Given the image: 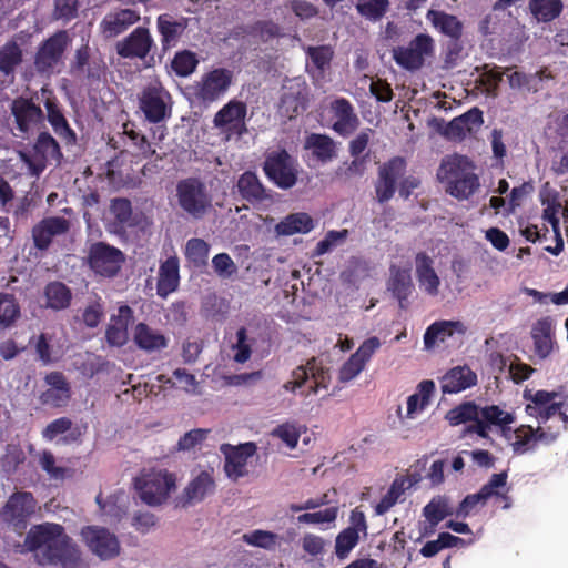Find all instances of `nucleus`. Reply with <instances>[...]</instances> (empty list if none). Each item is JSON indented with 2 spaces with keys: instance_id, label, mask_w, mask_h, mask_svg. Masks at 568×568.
Wrapping results in <instances>:
<instances>
[{
  "instance_id": "obj_1",
  "label": "nucleus",
  "mask_w": 568,
  "mask_h": 568,
  "mask_svg": "<svg viewBox=\"0 0 568 568\" xmlns=\"http://www.w3.org/2000/svg\"><path fill=\"white\" fill-rule=\"evenodd\" d=\"M30 551L42 549L48 561H73L80 558L78 546L65 535L58 524H43L32 527L24 539Z\"/></svg>"
},
{
  "instance_id": "obj_2",
  "label": "nucleus",
  "mask_w": 568,
  "mask_h": 568,
  "mask_svg": "<svg viewBox=\"0 0 568 568\" xmlns=\"http://www.w3.org/2000/svg\"><path fill=\"white\" fill-rule=\"evenodd\" d=\"M437 176L446 184V192L459 201L468 200L480 186L473 161L460 154L445 156Z\"/></svg>"
},
{
  "instance_id": "obj_3",
  "label": "nucleus",
  "mask_w": 568,
  "mask_h": 568,
  "mask_svg": "<svg viewBox=\"0 0 568 568\" xmlns=\"http://www.w3.org/2000/svg\"><path fill=\"white\" fill-rule=\"evenodd\" d=\"M134 488L142 503L150 507L164 505L176 491V476L166 469L143 470L134 479Z\"/></svg>"
},
{
  "instance_id": "obj_4",
  "label": "nucleus",
  "mask_w": 568,
  "mask_h": 568,
  "mask_svg": "<svg viewBox=\"0 0 568 568\" xmlns=\"http://www.w3.org/2000/svg\"><path fill=\"white\" fill-rule=\"evenodd\" d=\"M175 197L180 209L194 219L203 217L212 205V196L205 184L194 178L178 182Z\"/></svg>"
},
{
  "instance_id": "obj_5",
  "label": "nucleus",
  "mask_w": 568,
  "mask_h": 568,
  "mask_svg": "<svg viewBox=\"0 0 568 568\" xmlns=\"http://www.w3.org/2000/svg\"><path fill=\"white\" fill-rule=\"evenodd\" d=\"M79 536L89 552L102 561L113 560L121 554L119 537L106 527L87 525L80 529Z\"/></svg>"
},
{
  "instance_id": "obj_6",
  "label": "nucleus",
  "mask_w": 568,
  "mask_h": 568,
  "mask_svg": "<svg viewBox=\"0 0 568 568\" xmlns=\"http://www.w3.org/2000/svg\"><path fill=\"white\" fill-rule=\"evenodd\" d=\"M311 381V386L307 392H302L301 395L308 397L317 395L322 389L327 390L331 382L328 369L323 365L322 361L317 358L310 359L305 366H298L292 372L291 379L287 381L283 387L288 392H295L301 388L307 381Z\"/></svg>"
},
{
  "instance_id": "obj_7",
  "label": "nucleus",
  "mask_w": 568,
  "mask_h": 568,
  "mask_svg": "<svg viewBox=\"0 0 568 568\" xmlns=\"http://www.w3.org/2000/svg\"><path fill=\"white\" fill-rule=\"evenodd\" d=\"M139 109L149 122H162L171 115V95L159 81L153 80L139 94Z\"/></svg>"
},
{
  "instance_id": "obj_8",
  "label": "nucleus",
  "mask_w": 568,
  "mask_h": 568,
  "mask_svg": "<svg viewBox=\"0 0 568 568\" xmlns=\"http://www.w3.org/2000/svg\"><path fill=\"white\" fill-rule=\"evenodd\" d=\"M560 426L557 427L556 432H551L550 428L547 430L541 426L534 429L531 426L521 425L516 429L504 428L503 436L513 447L514 453L525 454L530 449H534L537 443L549 444L554 442L559 433Z\"/></svg>"
},
{
  "instance_id": "obj_9",
  "label": "nucleus",
  "mask_w": 568,
  "mask_h": 568,
  "mask_svg": "<svg viewBox=\"0 0 568 568\" xmlns=\"http://www.w3.org/2000/svg\"><path fill=\"white\" fill-rule=\"evenodd\" d=\"M220 452L224 456L225 475L236 481L248 475V462L256 455L257 446L253 442L239 445L222 444Z\"/></svg>"
},
{
  "instance_id": "obj_10",
  "label": "nucleus",
  "mask_w": 568,
  "mask_h": 568,
  "mask_svg": "<svg viewBox=\"0 0 568 568\" xmlns=\"http://www.w3.org/2000/svg\"><path fill=\"white\" fill-rule=\"evenodd\" d=\"M30 174L38 176L48 164L59 163L61 152L57 141L47 133H41L30 153H21Z\"/></svg>"
},
{
  "instance_id": "obj_11",
  "label": "nucleus",
  "mask_w": 568,
  "mask_h": 568,
  "mask_svg": "<svg viewBox=\"0 0 568 568\" xmlns=\"http://www.w3.org/2000/svg\"><path fill=\"white\" fill-rule=\"evenodd\" d=\"M264 171L267 178L281 189H291L297 181V163L286 152L271 153L265 163Z\"/></svg>"
},
{
  "instance_id": "obj_12",
  "label": "nucleus",
  "mask_w": 568,
  "mask_h": 568,
  "mask_svg": "<svg viewBox=\"0 0 568 568\" xmlns=\"http://www.w3.org/2000/svg\"><path fill=\"white\" fill-rule=\"evenodd\" d=\"M71 38L67 31H58L45 40L36 55V67L40 72H53L62 64L65 49L70 45Z\"/></svg>"
},
{
  "instance_id": "obj_13",
  "label": "nucleus",
  "mask_w": 568,
  "mask_h": 568,
  "mask_svg": "<svg viewBox=\"0 0 568 568\" xmlns=\"http://www.w3.org/2000/svg\"><path fill=\"white\" fill-rule=\"evenodd\" d=\"M124 262V254L116 247L99 242L89 251L90 267L99 275L113 277Z\"/></svg>"
},
{
  "instance_id": "obj_14",
  "label": "nucleus",
  "mask_w": 568,
  "mask_h": 568,
  "mask_svg": "<svg viewBox=\"0 0 568 568\" xmlns=\"http://www.w3.org/2000/svg\"><path fill=\"white\" fill-rule=\"evenodd\" d=\"M434 41L427 34H418L407 47H398L393 50L396 63L407 70L419 69L425 58L433 53Z\"/></svg>"
},
{
  "instance_id": "obj_15",
  "label": "nucleus",
  "mask_w": 568,
  "mask_h": 568,
  "mask_svg": "<svg viewBox=\"0 0 568 568\" xmlns=\"http://www.w3.org/2000/svg\"><path fill=\"white\" fill-rule=\"evenodd\" d=\"M406 172V162L403 158L396 156L384 163L378 170V178L375 183L376 199L386 202L393 197L396 186H399Z\"/></svg>"
},
{
  "instance_id": "obj_16",
  "label": "nucleus",
  "mask_w": 568,
  "mask_h": 568,
  "mask_svg": "<svg viewBox=\"0 0 568 568\" xmlns=\"http://www.w3.org/2000/svg\"><path fill=\"white\" fill-rule=\"evenodd\" d=\"M232 78L231 71L214 69L205 73L194 85V93L203 102H214L227 92Z\"/></svg>"
},
{
  "instance_id": "obj_17",
  "label": "nucleus",
  "mask_w": 568,
  "mask_h": 568,
  "mask_svg": "<svg viewBox=\"0 0 568 568\" xmlns=\"http://www.w3.org/2000/svg\"><path fill=\"white\" fill-rule=\"evenodd\" d=\"M215 490L213 470H200L184 487L181 495L175 499L176 507H189L203 501Z\"/></svg>"
},
{
  "instance_id": "obj_18",
  "label": "nucleus",
  "mask_w": 568,
  "mask_h": 568,
  "mask_svg": "<svg viewBox=\"0 0 568 568\" xmlns=\"http://www.w3.org/2000/svg\"><path fill=\"white\" fill-rule=\"evenodd\" d=\"M246 105L236 100L229 101L214 116L213 123L227 139L242 135L246 131Z\"/></svg>"
},
{
  "instance_id": "obj_19",
  "label": "nucleus",
  "mask_w": 568,
  "mask_h": 568,
  "mask_svg": "<svg viewBox=\"0 0 568 568\" xmlns=\"http://www.w3.org/2000/svg\"><path fill=\"white\" fill-rule=\"evenodd\" d=\"M560 397L561 394L556 392L537 390L535 393H526L525 398L529 400L526 405V413L537 418L540 424L552 418L558 419Z\"/></svg>"
},
{
  "instance_id": "obj_20",
  "label": "nucleus",
  "mask_w": 568,
  "mask_h": 568,
  "mask_svg": "<svg viewBox=\"0 0 568 568\" xmlns=\"http://www.w3.org/2000/svg\"><path fill=\"white\" fill-rule=\"evenodd\" d=\"M37 501L30 493H16L7 501L1 516L16 529H23L27 519L34 514Z\"/></svg>"
},
{
  "instance_id": "obj_21",
  "label": "nucleus",
  "mask_w": 568,
  "mask_h": 568,
  "mask_svg": "<svg viewBox=\"0 0 568 568\" xmlns=\"http://www.w3.org/2000/svg\"><path fill=\"white\" fill-rule=\"evenodd\" d=\"M349 523V527L342 530L335 540V552L338 558L347 557L358 544L361 536L367 535L366 517L358 508L351 513Z\"/></svg>"
},
{
  "instance_id": "obj_22",
  "label": "nucleus",
  "mask_w": 568,
  "mask_h": 568,
  "mask_svg": "<svg viewBox=\"0 0 568 568\" xmlns=\"http://www.w3.org/2000/svg\"><path fill=\"white\" fill-rule=\"evenodd\" d=\"M415 276L418 287L429 296H437L440 292L442 281L435 268V261L425 252L415 257Z\"/></svg>"
},
{
  "instance_id": "obj_23",
  "label": "nucleus",
  "mask_w": 568,
  "mask_h": 568,
  "mask_svg": "<svg viewBox=\"0 0 568 568\" xmlns=\"http://www.w3.org/2000/svg\"><path fill=\"white\" fill-rule=\"evenodd\" d=\"M70 226V222L62 216H49L41 220L32 229L34 246L39 250H47L53 239L65 234Z\"/></svg>"
},
{
  "instance_id": "obj_24",
  "label": "nucleus",
  "mask_w": 568,
  "mask_h": 568,
  "mask_svg": "<svg viewBox=\"0 0 568 568\" xmlns=\"http://www.w3.org/2000/svg\"><path fill=\"white\" fill-rule=\"evenodd\" d=\"M283 90L281 109L286 116L293 118L306 109L307 85L303 79L294 78L288 80L283 85Z\"/></svg>"
},
{
  "instance_id": "obj_25",
  "label": "nucleus",
  "mask_w": 568,
  "mask_h": 568,
  "mask_svg": "<svg viewBox=\"0 0 568 568\" xmlns=\"http://www.w3.org/2000/svg\"><path fill=\"white\" fill-rule=\"evenodd\" d=\"M435 392V383L430 379L422 381L417 386L416 390L407 397L406 400V413H402L399 407L397 410L399 420L405 423L406 420H413L418 418L422 413L429 406L430 398Z\"/></svg>"
},
{
  "instance_id": "obj_26",
  "label": "nucleus",
  "mask_w": 568,
  "mask_h": 568,
  "mask_svg": "<svg viewBox=\"0 0 568 568\" xmlns=\"http://www.w3.org/2000/svg\"><path fill=\"white\" fill-rule=\"evenodd\" d=\"M11 112L14 115L17 129L22 134L33 131L42 121L41 109L28 99H16L11 104Z\"/></svg>"
},
{
  "instance_id": "obj_27",
  "label": "nucleus",
  "mask_w": 568,
  "mask_h": 568,
  "mask_svg": "<svg viewBox=\"0 0 568 568\" xmlns=\"http://www.w3.org/2000/svg\"><path fill=\"white\" fill-rule=\"evenodd\" d=\"M331 111L335 119L333 130L339 135L352 134L359 125V119L349 101L344 98L336 99L331 104Z\"/></svg>"
},
{
  "instance_id": "obj_28",
  "label": "nucleus",
  "mask_w": 568,
  "mask_h": 568,
  "mask_svg": "<svg viewBox=\"0 0 568 568\" xmlns=\"http://www.w3.org/2000/svg\"><path fill=\"white\" fill-rule=\"evenodd\" d=\"M133 317V311L128 305H121L118 313L111 315L105 332L106 342L111 346L121 347L129 339L128 326Z\"/></svg>"
},
{
  "instance_id": "obj_29",
  "label": "nucleus",
  "mask_w": 568,
  "mask_h": 568,
  "mask_svg": "<svg viewBox=\"0 0 568 568\" xmlns=\"http://www.w3.org/2000/svg\"><path fill=\"white\" fill-rule=\"evenodd\" d=\"M480 409L474 403H464L455 408H452L446 414V419L453 426L464 424L467 422H475L468 427L469 432L478 434L480 437L487 436V426L479 420Z\"/></svg>"
},
{
  "instance_id": "obj_30",
  "label": "nucleus",
  "mask_w": 568,
  "mask_h": 568,
  "mask_svg": "<svg viewBox=\"0 0 568 568\" xmlns=\"http://www.w3.org/2000/svg\"><path fill=\"white\" fill-rule=\"evenodd\" d=\"M535 355L541 359L547 358L555 346L554 324L550 317L538 320L531 327Z\"/></svg>"
},
{
  "instance_id": "obj_31",
  "label": "nucleus",
  "mask_w": 568,
  "mask_h": 568,
  "mask_svg": "<svg viewBox=\"0 0 568 568\" xmlns=\"http://www.w3.org/2000/svg\"><path fill=\"white\" fill-rule=\"evenodd\" d=\"M153 40L145 28H136L118 44V53L124 58H144L150 52Z\"/></svg>"
},
{
  "instance_id": "obj_32",
  "label": "nucleus",
  "mask_w": 568,
  "mask_h": 568,
  "mask_svg": "<svg viewBox=\"0 0 568 568\" xmlns=\"http://www.w3.org/2000/svg\"><path fill=\"white\" fill-rule=\"evenodd\" d=\"M477 375L468 366H456L440 378L444 394H457L476 385Z\"/></svg>"
},
{
  "instance_id": "obj_33",
  "label": "nucleus",
  "mask_w": 568,
  "mask_h": 568,
  "mask_svg": "<svg viewBox=\"0 0 568 568\" xmlns=\"http://www.w3.org/2000/svg\"><path fill=\"white\" fill-rule=\"evenodd\" d=\"M140 20V13L131 9L109 12L101 21L100 29L104 37L113 38L124 32Z\"/></svg>"
},
{
  "instance_id": "obj_34",
  "label": "nucleus",
  "mask_w": 568,
  "mask_h": 568,
  "mask_svg": "<svg viewBox=\"0 0 568 568\" xmlns=\"http://www.w3.org/2000/svg\"><path fill=\"white\" fill-rule=\"evenodd\" d=\"M135 345L148 353L160 352L168 346V337L159 329L145 323H139L133 329Z\"/></svg>"
},
{
  "instance_id": "obj_35",
  "label": "nucleus",
  "mask_w": 568,
  "mask_h": 568,
  "mask_svg": "<svg viewBox=\"0 0 568 568\" xmlns=\"http://www.w3.org/2000/svg\"><path fill=\"white\" fill-rule=\"evenodd\" d=\"M158 31L161 34V42L164 49L174 47L185 31L186 19H175L170 14H161L156 19Z\"/></svg>"
},
{
  "instance_id": "obj_36",
  "label": "nucleus",
  "mask_w": 568,
  "mask_h": 568,
  "mask_svg": "<svg viewBox=\"0 0 568 568\" xmlns=\"http://www.w3.org/2000/svg\"><path fill=\"white\" fill-rule=\"evenodd\" d=\"M237 189L243 199L251 203L272 202V195L263 186L258 178L253 172L243 173L237 181Z\"/></svg>"
},
{
  "instance_id": "obj_37",
  "label": "nucleus",
  "mask_w": 568,
  "mask_h": 568,
  "mask_svg": "<svg viewBox=\"0 0 568 568\" xmlns=\"http://www.w3.org/2000/svg\"><path fill=\"white\" fill-rule=\"evenodd\" d=\"M180 264L176 256H170L161 263L158 277V294L162 297L174 292L180 282Z\"/></svg>"
},
{
  "instance_id": "obj_38",
  "label": "nucleus",
  "mask_w": 568,
  "mask_h": 568,
  "mask_svg": "<svg viewBox=\"0 0 568 568\" xmlns=\"http://www.w3.org/2000/svg\"><path fill=\"white\" fill-rule=\"evenodd\" d=\"M95 501L100 508L102 516L106 517L110 521H119L126 514L129 503L128 496L123 490H118L106 498L99 494Z\"/></svg>"
},
{
  "instance_id": "obj_39",
  "label": "nucleus",
  "mask_w": 568,
  "mask_h": 568,
  "mask_svg": "<svg viewBox=\"0 0 568 568\" xmlns=\"http://www.w3.org/2000/svg\"><path fill=\"white\" fill-rule=\"evenodd\" d=\"M465 326L459 321H440L432 324L425 332L424 344L427 349L434 347L438 342H444L454 333L463 334Z\"/></svg>"
},
{
  "instance_id": "obj_40",
  "label": "nucleus",
  "mask_w": 568,
  "mask_h": 568,
  "mask_svg": "<svg viewBox=\"0 0 568 568\" xmlns=\"http://www.w3.org/2000/svg\"><path fill=\"white\" fill-rule=\"evenodd\" d=\"M313 229V219L304 212L288 214L275 225V232L281 236H290L297 233L305 234Z\"/></svg>"
},
{
  "instance_id": "obj_41",
  "label": "nucleus",
  "mask_w": 568,
  "mask_h": 568,
  "mask_svg": "<svg viewBox=\"0 0 568 568\" xmlns=\"http://www.w3.org/2000/svg\"><path fill=\"white\" fill-rule=\"evenodd\" d=\"M310 63H307V70L315 78L324 77L325 72L331 67V61L334 55V51L328 45L308 47L306 49Z\"/></svg>"
},
{
  "instance_id": "obj_42",
  "label": "nucleus",
  "mask_w": 568,
  "mask_h": 568,
  "mask_svg": "<svg viewBox=\"0 0 568 568\" xmlns=\"http://www.w3.org/2000/svg\"><path fill=\"white\" fill-rule=\"evenodd\" d=\"M427 19L435 29L449 38L458 39L462 36L463 23L455 16L444 11L429 10Z\"/></svg>"
},
{
  "instance_id": "obj_43",
  "label": "nucleus",
  "mask_w": 568,
  "mask_h": 568,
  "mask_svg": "<svg viewBox=\"0 0 568 568\" xmlns=\"http://www.w3.org/2000/svg\"><path fill=\"white\" fill-rule=\"evenodd\" d=\"M305 148L311 150L313 155L324 163L336 158V143L328 135L311 134L305 141Z\"/></svg>"
},
{
  "instance_id": "obj_44",
  "label": "nucleus",
  "mask_w": 568,
  "mask_h": 568,
  "mask_svg": "<svg viewBox=\"0 0 568 568\" xmlns=\"http://www.w3.org/2000/svg\"><path fill=\"white\" fill-rule=\"evenodd\" d=\"M529 10L539 22H550L562 11L561 0H529Z\"/></svg>"
},
{
  "instance_id": "obj_45",
  "label": "nucleus",
  "mask_w": 568,
  "mask_h": 568,
  "mask_svg": "<svg viewBox=\"0 0 568 568\" xmlns=\"http://www.w3.org/2000/svg\"><path fill=\"white\" fill-rule=\"evenodd\" d=\"M414 483H416V479H412L409 477L396 479L387 494L375 506L376 515H384L388 511L396 504L405 489L412 487Z\"/></svg>"
},
{
  "instance_id": "obj_46",
  "label": "nucleus",
  "mask_w": 568,
  "mask_h": 568,
  "mask_svg": "<svg viewBox=\"0 0 568 568\" xmlns=\"http://www.w3.org/2000/svg\"><path fill=\"white\" fill-rule=\"evenodd\" d=\"M479 420L487 426V429L494 425L498 426L503 433L504 428H509V425L515 422V416L499 406L491 405L480 409Z\"/></svg>"
},
{
  "instance_id": "obj_47",
  "label": "nucleus",
  "mask_w": 568,
  "mask_h": 568,
  "mask_svg": "<svg viewBox=\"0 0 568 568\" xmlns=\"http://www.w3.org/2000/svg\"><path fill=\"white\" fill-rule=\"evenodd\" d=\"M72 422L67 417L58 418L53 422H51L42 432L43 437L47 440H53L58 435L64 434L68 430L70 433L63 437V443H71L75 442L80 435L81 432L78 428L71 429Z\"/></svg>"
},
{
  "instance_id": "obj_48",
  "label": "nucleus",
  "mask_w": 568,
  "mask_h": 568,
  "mask_svg": "<svg viewBox=\"0 0 568 568\" xmlns=\"http://www.w3.org/2000/svg\"><path fill=\"white\" fill-rule=\"evenodd\" d=\"M20 317V306L13 295L0 293V327H11Z\"/></svg>"
},
{
  "instance_id": "obj_49",
  "label": "nucleus",
  "mask_w": 568,
  "mask_h": 568,
  "mask_svg": "<svg viewBox=\"0 0 568 568\" xmlns=\"http://www.w3.org/2000/svg\"><path fill=\"white\" fill-rule=\"evenodd\" d=\"M47 306L53 310L65 308L71 301L70 290L60 282H53L45 287Z\"/></svg>"
},
{
  "instance_id": "obj_50",
  "label": "nucleus",
  "mask_w": 568,
  "mask_h": 568,
  "mask_svg": "<svg viewBox=\"0 0 568 568\" xmlns=\"http://www.w3.org/2000/svg\"><path fill=\"white\" fill-rule=\"evenodd\" d=\"M453 514L448 499L444 496H436L423 508V516L426 520L439 524L447 516Z\"/></svg>"
},
{
  "instance_id": "obj_51",
  "label": "nucleus",
  "mask_w": 568,
  "mask_h": 568,
  "mask_svg": "<svg viewBox=\"0 0 568 568\" xmlns=\"http://www.w3.org/2000/svg\"><path fill=\"white\" fill-rule=\"evenodd\" d=\"M302 432V426L294 423H284L273 428L270 436L280 439L286 448L294 449L297 446Z\"/></svg>"
},
{
  "instance_id": "obj_52",
  "label": "nucleus",
  "mask_w": 568,
  "mask_h": 568,
  "mask_svg": "<svg viewBox=\"0 0 568 568\" xmlns=\"http://www.w3.org/2000/svg\"><path fill=\"white\" fill-rule=\"evenodd\" d=\"M357 12L369 21L381 20L389 9L388 0H356Z\"/></svg>"
},
{
  "instance_id": "obj_53",
  "label": "nucleus",
  "mask_w": 568,
  "mask_h": 568,
  "mask_svg": "<svg viewBox=\"0 0 568 568\" xmlns=\"http://www.w3.org/2000/svg\"><path fill=\"white\" fill-rule=\"evenodd\" d=\"M410 287L412 277L409 271L406 268L392 267L388 288L394 293V295L397 298L403 300L409 293Z\"/></svg>"
},
{
  "instance_id": "obj_54",
  "label": "nucleus",
  "mask_w": 568,
  "mask_h": 568,
  "mask_svg": "<svg viewBox=\"0 0 568 568\" xmlns=\"http://www.w3.org/2000/svg\"><path fill=\"white\" fill-rule=\"evenodd\" d=\"M300 545L304 554L313 559H318L325 555L329 541L316 534L306 532L301 537Z\"/></svg>"
},
{
  "instance_id": "obj_55",
  "label": "nucleus",
  "mask_w": 568,
  "mask_h": 568,
  "mask_svg": "<svg viewBox=\"0 0 568 568\" xmlns=\"http://www.w3.org/2000/svg\"><path fill=\"white\" fill-rule=\"evenodd\" d=\"M243 541L247 545L264 548L267 550L275 549L280 542V536L266 530H254L242 536Z\"/></svg>"
},
{
  "instance_id": "obj_56",
  "label": "nucleus",
  "mask_w": 568,
  "mask_h": 568,
  "mask_svg": "<svg viewBox=\"0 0 568 568\" xmlns=\"http://www.w3.org/2000/svg\"><path fill=\"white\" fill-rule=\"evenodd\" d=\"M209 251V244L201 239H191L185 245V256L195 265H203L206 262Z\"/></svg>"
},
{
  "instance_id": "obj_57",
  "label": "nucleus",
  "mask_w": 568,
  "mask_h": 568,
  "mask_svg": "<svg viewBox=\"0 0 568 568\" xmlns=\"http://www.w3.org/2000/svg\"><path fill=\"white\" fill-rule=\"evenodd\" d=\"M197 65L195 54L190 51H182L176 53L172 61V69L180 77H187L194 72Z\"/></svg>"
},
{
  "instance_id": "obj_58",
  "label": "nucleus",
  "mask_w": 568,
  "mask_h": 568,
  "mask_svg": "<svg viewBox=\"0 0 568 568\" xmlns=\"http://www.w3.org/2000/svg\"><path fill=\"white\" fill-rule=\"evenodd\" d=\"M348 235L347 230L329 231L325 237L321 240L315 248L316 255H324L335 247L342 245Z\"/></svg>"
},
{
  "instance_id": "obj_59",
  "label": "nucleus",
  "mask_w": 568,
  "mask_h": 568,
  "mask_svg": "<svg viewBox=\"0 0 568 568\" xmlns=\"http://www.w3.org/2000/svg\"><path fill=\"white\" fill-rule=\"evenodd\" d=\"M253 339H248L245 328H240L236 332V343L233 346L234 361L236 363H245L250 359L252 353Z\"/></svg>"
},
{
  "instance_id": "obj_60",
  "label": "nucleus",
  "mask_w": 568,
  "mask_h": 568,
  "mask_svg": "<svg viewBox=\"0 0 568 568\" xmlns=\"http://www.w3.org/2000/svg\"><path fill=\"white\" fill-rule=\"evenodd\" d=\"M338 514L337 507H329L324 510L315 513H304L297 517L300 524L321 525L325 523H333L336 520Z\"/></svg>"
},
{
  "instance_id": "obj_61",
  "label": "nucleus",
  "mask_w": 568,
  "mask_h": 568,
  "mask_svg": "<svg viewBox=\"0 0 568 568\" xmlns=\"http://www.w3.org/2000/svg\"><path fill=\"white\" fill-rule=\"evenodd\" d=\"M21 60V51L16 43L7 44L0 51V70L10 73Z\"/></svg>"
},
{
  "instance_id": "obj_62",
  "label": "nucleus",
  "mask_w": 568,
  "mask_h": 568,
  "mask_svg": "<svg viewBox=\"0 0 568 568\" xmlns=\"http://www.w3.org/2000/svg\"><path fill=\"white\" fill-rule=\"evenodd\" d=\"M214 272L222 278H230L237 272V266L226 253H220L212 260Z\"/></svg>"
},
{
  "instance_id": "obj_63",
  "label": "nucleus",
  "mask_w": 568,
  "mask_h": 568,
  "mask_svg": "<svg viewBox=\"0 0 568 568\" xmlns=\"http://www.w3.org/2000/svg\"><path fill=\"white\" fill-rule=\"evenodd\" d=\"M45 108H47V112H48V120L51 123V125L53 126L54 131L59 134L70 133L68 123H67L63 114L57 108L54 101H52L48 98L45 101Z\"/></svg>"
},
{
  "instance_id": "obj_64",
  "label": "nucleus",
  "mask_w": 568,
  "mask_h": 568,
  "mask_svg": "<svg viewBox=\"0 0 568 568\" xmlns=\"http://www.w3.org/2000/svg\"><path fill=\"white\" fill-rule=\"evenodd\" d=\"M364 368L363 362L351 355L338 371V381L341 383H348L357 377Z\"/></svg>"
}]
</instances>
